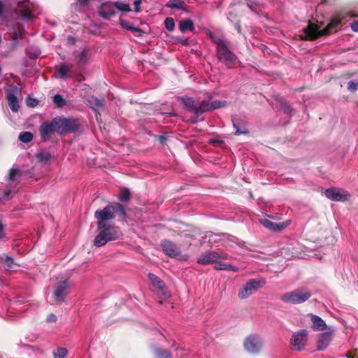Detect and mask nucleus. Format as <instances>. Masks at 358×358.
I'll return each mask as SVG.
<instances>
[{"label":"nucleus","instance_id":"nucleus-1","mask_svg":"<svg viewBox=\"0 0 358 358\" xmlns=\"http://www.w3.org/2000/svg\"><path fill=\"white\" fill-rule=\"evenodd\" d=\"M116 215L121 219L125 218L127 215L123 205L117 202L110 203L103 209L96 210L94 217L97 220V227H105V225H108L106 222L114 220Z\"/></svg>","mask_w":358,"mask_h":358},{"label":"nucleus","instance_id":"nucleus-2","mask_svg":"<svg viewBox=\"0 0 358 358\" xmlns=\"http://www.w3.org/2000/svg\"><path fill=\"white\" fill-rule=\"evenodd\" d=\"M342 27L341 20L338 18L332 19L327 26L322 29H320L317 25L313 23H309L307 27L303 29V34L300 35V38L302 40H314L320 36L336 32Z\"/></svg>","mask_w":358,"mask_h":358},{"label":"nucleus","instance_id":"nucleus-3","mask_svg":"<svg viewBox=\"0 0 358 358\" xmlns=\"http://www.w3.org/2000/svg\"><path fill=\"white\" fill-rule=\"evenodd\" d=\"M98 229L100 231L94 240V245L97 248L105 245L108 242L118 240L122 236L120 228L114 225H105V227Z\"/></svg>","mask_w":358,"mask_h":358},{"label":"nucleus","instance_id":"nucleus-4","mask_svg":"<svg viewBox=\"0 0 358 358\" xmlns=\"http://www.w3.org/2000/svg\"><path fill=\"white\" fill-rule=\"evenodd\" d=\"M214 43L217 44V55L218 59L229 68H232L237 60L236 56L227 48L225 42L219 37L210 35Z\"/></svg>","mask_w":358,"mask_h":358},{"label":"nucleus","instance_id":"nucleus-5","mask_svg":"<svg viewBox=\"0 0 358 358\" xmlns=\"http://www.w3.org/2000/svg\"><path fill=\"white\" fill-rule=\"evenodd\" d=\"M311 295L312 294L308 288L302 287L284 293L280 295V299L284 303L300 304L308 300Z\"/></svg>","mask_w":358,"mask_h":358},{"label":"nucleus","instance_id":"nucleus-6","mask_svg":"<svg viewBox=\"0 0 358 358\" xmlns=\"http://www.w3.org/2000/svg\"><path fill=\"white\" fill-rule=\"evenodd\" d=\"M160 247L164 254L171 258L176 259L179 261H187L189 259V255L182 253L177 245L170 240H162Z\"/></svg>","mask_w":358,"mask_h":358},{"label":"nucleus","instance_id":"nucleus-7","mask_svg":"<svg viewBox=\"0 0 358 358\" xmlns=\"http://www.w3.org/2000/svg\"><path fill=\"white\" fill-rule=\"evenodd\" d=\"M228 255L220 250H208L201 254L196 262L201 265L220 263V260L227 259Z\"/></svg>","mask_w":358,"mask_h":358},{"label":"nucleus","instance_id":"nucleus-8","mask_svg":"<svg viewBox=\"0 0 358 358\" xmlns=\"http://www.w3.org/2000/svg\"><path fill=\"white\" fill-rule=\"evenodd\" d=\"M15 13L24 20H32L37 14L36 7L30 0H22L19 1L15 9Z\"/></svg>","mask_w":358,"mask_h":358},{"label":"nucleus","instance_id":"nucleus-9","mask_svg":"<svg viewBox=\"0 0 358 358\" xmlns=\"http://www.w3.org/2000/svg\"><path fill=\"white\" fill-rule=\"evenodd\" d=\"M264 345L263 339L257 334H252L248 336L243 341V348L250 354H258Z\"/></svg>","mask_w":358,"mask_h":358},{"label":"nucleus","instance_id":"nucleus-10","mask_svg":"<svg viewBox=\"0 0 358 358\" xmlns=\"http://www.w3.org/2000/svg\"><path fill=\"white\" fill-rule=\"evenodd\" d=\"M308 341V331L306 329L298 331L292 335L290 339V345L292 350L301 351Z\"/></svg>","mask_w":358,"mask_h":358},{"label":"nucleus","instance_id":"nucleus-11","mask_svg":"<svg viewBox=\"0 0 358 358\" xmlns=\"http://www.w3.org/2000/svg\"><path fill=\"white\" fill-rule=\"evenodd\" d=\"M262 287L260 280L256 279L249 280L240 289L238 292V297L241 299H245L250 296L252 294L256 292L259 288Z\"/></svg>","mask_w":358,"mask_h":358},{"label":"nucleus","instance_id":"nucleus-12","mask_svg":"<svg viewBox=\"0 0 358 358\" xmlns=\"http://www.w3.org/2000/svg\"><path fill=\"white\" fill-rule=\"evenodd\" d=\"M227 103L224 101L212 100V96L208 93H205V97L203 99V113L223 108L226 106Z\"/></svg>","mask_w":358,"mask_h":358},{"label":"nucleus","instance_id":"nucleus-13","mask_svg":"<svg viewBox=\"0 0 358 358\" xmlns=\"http://www.w3.org/2000/svg\"><path fill=\"white\" fill-rule=\"evenodd\" d=\"M185 108L190 112L196 114L197 116L203 113V100L201 101H195L192 98L185 96L180 99Z\"/></svg>","mask_w":358,"mask_h":358},{"label":"nucleus","instance_id":"nucleus-14","mask_svg":"<svg viewBox=\"0 0 358 358\" xmlns=\"http://www.w3.org/2000/svg\"><path fill=\"white\" fill-rule=\"evenodd\" d=\"M325 195L328 199L335 201H344L348 200L350 196V194L345 191L336 187L327 189Z\"/></svg>","mask_w":358,"mask_h":358},{"label":"nucleus","instance_id":"nucleus-15","mask_svg":"<svg viewBox=\"0 0 358 358\" xmlns=\"http://www.w3.org/2000/svg\"><path fill=\"white\" fill-rule=\"evenodd\" d=\"M91 52L89 49H79L73 52L74 61L79 66L86 65L90 59Z\"/></svg>","mask_w":358,"mask_h":358},{"label":"nucleus","instance_id":"nucleus-16","mask_svg":"<svg viewBox=\"0 0 358 358\" xmlns=\"http://www.w3.org/2000/svg\"><path fill=\"white\" fill-rule=\"evenodd\" d=\"M18 93V89L16 87H13L10 92L6 95V99L9 105L10 108L13 112H17L20 108L17 94Z\"/></svg>","mask_w":358,"mask_h":358},{"label":"nucleus","instance_id":"nucleus-17","mask_svg":"<svg viewBox=\"0 0 358 358\" xmlns=\"http://www.w3.org/2000/svg\"><path fill=\"white\" fill-rule=\"evenodd\" d=\"M55 132L63 134L69 130L70 122L65 118L56 117L51 121Z\"/></svg>","mask_w":358,"mask_h":358},{"label":"nucleus","instance_id":"nucleus-18","mask_svg":"<svg viewBox=\"0 0 358 358\" xmlns=\"http://www.w3.org/2000/svg\"><path fill=\"white\" fill-rule=\"evenodd\" d=\"M327 329V331L322 333L319 335L318 349L320 350H324L332 339L334 331L331 327H329Z\"/></svg>","mask_w":358,"mask_h":358},{"label":"nucleus","instance_id":"nucleus-19","mask_svg":"<svg viewBox=\"0 0 358 358\" xmlns=\"http://www.w3.org/2000/svg\"><path fill=\"white\" fill-rule=\"evenodd\" d=\"M68 287L69 285L66 281L59 282L55 286L54 297L59 301H64L66 296L68 294Z\"/></svg>","mask_w":358,"mask_h":358},{"label":"nucleus","instance_id":"nucleus-20","mask_svg":"<svg viewBox=\"0 0 358 358\" xmlns=\"http://www.w3.org/2000/svg\"><path fill=\"white\" fill-rule=\"evenodd\" d=\"M115 5L112 2L104 3L99 8V15L105 19H109L115 14Z\"/></svg>","mask_w":358,"mask_h":358},{"label":"nucleus","instance_id":"nucleus-21","mask_svg":"<svg viewBox=\"0 0 358 358\" xmlns=\"http://www.w3.org/2000/svg\"><path fill=\"white\" fill-rule=\"evenodd\" d=\"M9 183L6 186V189L0 192V199H9L14 194L17 193L19 187L15 182L16 180H8Z\"/></svg>","mask_w":358,"mask_h":358},{"label":"nucleus","instance_id":"nucleus-22","mask_svg":"<svg viewBox=\"0 0 358 358\" xmlns=\"http://www.w3.org/2000/svg\"><path fill=\"white\" fill-rule=\"evenodd\" d=\"M259 222L265 228L273 231H280L287 227V224L286 223L273 222L268 219H261L259 220Z\"/></svg>","mask_w":358,"mask_h":358},{"label":"nucleus","instance_id":"nucleus-23","mask_svg":"<svg viewBox=\"0 0 358 358\" xmlns=\"http://www.w3.org/2000/svg\"><path fill=\"white\" fill-rule=\"evenodd\" d=\"M39 131L41 138L44 141H46L48 139H50L51 134L55 132L51 122L43 123L40 127Z\"/></svg>","mask_w":358,"mask_h":358},{"label":"nucleus","instance_id":"nucleus-24","mask_svg":"<svg viewBox=\"0 0 358 358\" xmlns=\"http://www.w3.org/2000/svg\"><path fill=\"white\" fill-rule=\"evenodd\" d=\"M311 321L313 323L312 328L315 331H323L328 329L324 321L319 316L315 315H311Z\"/></svg>","mask_w":358,"mask_h":358},{"label":"nucleus","instance_id":"nucleus-25","mask_svg":"<svg viewBox=\"0 0 358 358\" xmlns=\"http://www.w3.org/2000/svg\"><path fill=\"white\" fill-rule=\"evenodd\" d=\"M149 280H150L152 285L155 287L156 288L163 290L165 287V283L164 282L161 280L158 276L153 273H148V275Z\"/></svg>","mask_w":358,"mask_h":358},{"label":"nucleus","instance_id":"nucleus-26","mask_svg":"<svg viewBox=\"0 0 358 358\" xmlns=\"http://www.w3.org/2000/svg\"><path fill=\"white\" fill-rule=\"evenodd\" d=\"M179 29L182 32H185L187 30L193 31L194 29L193 22L189 19H185L180 21Z\"/></svg>","mask_w":358,"mask_h":358},{"label":"nucleus","instance_id":"nucleus-27","mask_svg":"<svg viewBox=\"0 0 358 358\" xmlns=\"http://www.w3.org/2000/svg\"><path fill=\"white\" fill-rule=\"evenodd\" d=\"M166 7L185 10V3L182 0H169L166 4Z\"/></svg>","mask_w":358,"mask_h":358},{"label":"nucleus","instance_id":"nucleus-28","mask_svg":"<svg viewBox=\"0 0 358 358\" xmlns=\"http://www.w3.org/2000/svg\"><path fill=\"white\" fill-rule=\"evenodd\" d=\"M120 24L122 27L125 28L126 29L131 31L136 36H139L142 32L140 28L132 26L127 21L121 20Z\"/></svg>","mask_w":358,"mask_h":358},{"label":"nucleus","instance_id":"nucleus-29","mask_svg":"<svg viewBox=\"0 0 358 358\" xmlns=\"http://www.w3.org/2000/svg\"><path fill=\"white\" fill-rule=\"evenodd\" d=\"M234 128L236 129L235 135L245 134L248 131L243 125H240V122L238 120H232Z\"/></svg>","mask_w":358,"mask_h":358},{"label":"nucleus","instance_id":"nucleus-30","mask_svg":"<svg viewBox=\"0 0 358 358\" xmlns=\"http://www.w3.org/2000/svg\"><path fill=\"white\" fill-rule=\"evenodd\" d=\"M36 157L40 162L43 163H48L50 161L52 155L49 152L41 151L36 154Z\"/></svg>","mask_w":358,"mask_h":358},{"label":"nucleus","instance_id":"nucleus-31","mask_svg":"<svg viewBox=\"0 0 358 358\" xmlns=\"http://www.w3.org/2000/svg\"><path fill=\"white\" fill-rule=\"evenodd\" d=\"M71 68L67 65L62 64H61L58 69L57 71L59 73V77L62 79H64L67 77L68 73L70 72Z\"/></svg>","mask_w":358,"mask_h":358},{"label":"nucleus","instance_id":"nucleus-32","mask_svg":"<svg viewBox=\"0 0 358 358\" xmlns=\"http://www.w3.org/2000/svg\"><path fill=\"white\" fill-rule=\"evenodd\" d=\"M131 193L127 188H123L120 190L118 199L122 202H127L130 200Z\"/></svg>","mask_w":358,"mask_h":358},{"label":"nucleus","instance_id":"nucleus-33","mask_svg":"<svg viewBox=\"0 0 358 358\" xmlns=\"http://www.w3.org/2000/svg\"><path fill=\"white\" fill-rule=\"evenodd\" d=\"M19 140L23 143H29L33 139V134L29 131H24L20 134Z\"/></svg>","mask_w":358,"mask_h":358},{"label":"nucleus","instance_id":"nucleus-34","mask_svg":"<svg viewBox=\"0 0 358 358\" xmlns=\"http://www.w3.org/2000/svg\"><path fill=\"white\" fill-rule=\"evenodd\" d=\"M24 31V29L23 25L20 23H17V26L14 28V36L13 37V39L16 40L18 38L22 37Z\"/></svg>","mask_w":358,"mask_h":358},{"label":"nucleus","instance_id":"nucleus-35","mask_svg":"<svg viewBox=\"0 0 358 358\" xmlns=\"http://www.w3.org/2000/svg\"><path fill=\"white\" fill-rule=\"evenodd\" d=\"M67 350L64 348H58L53 352L54 358H65L67 355Z\"/></svg>","mask_w":358,"mask_h":358},{"label":"nucleus","instance_id":"nucleus-36","mask_svg":"<svg viewBox=\"0 0 358 358\" xmlns=\"http://www.w3.org/2000/svg\"><path fill=\"white\" fill-rule=\"evenodd\" d=\"M157 358H171V354L169 350L157 349L155 351Z\"/></svg>","mask_w":358,"mask_h":358},{"label":"nucleus","instance_id":"nucleus-37","mask_svg":"<svg viewBox=\"0 0 358 358\" xmlns=\"http://www.w3.org/2000/svg\"><path fill=\"white\" fill-rule=\"evenodd\" d=\"M214 268L216 270L232 271L234 272H237L239 270L238 267L233 266L231 264H223L222 265V267H218V266H215Z\"/></svg>","mask_w":358,"mask_h":358},{"label":"nucleus","instance_id":"nucleus-38","mask_svg":"<svg viewBox=\"0 0 358 358\" xmlns=\"http://www.w3.org/2000/svg\"><path fill=\"white\" fill-rule=\"evenodd\" d=\"M114 5H115V10L118 9L123 12H129L131 10L130 6L128 3L117 1L114 3Z\"/></svg>","mask_w":358,"mask_h":358},{"label":"nucleus","instance_id":"nucleus-39","mask_svg":"<svg viewBox=\"0 0 358 358\" xmlns=\"http://www.w3.org/2000/svg\"><path fill=\"white\" fill-rule=\"evenodd\" d=\"M55 104L59 108L63 107L66 104L65 99L60 94H56L53 97Z\"/></svg>","mask_w":358,"mask_h":358},{"label":"nucleus","instance_id":"nucleus-40","mask_svg":"<svg viewBox=\"0 0 358 358\" xmlns=\"http://www.w3.org/2000/svg\"><path fill=\"white\" fill-rule=\"evenodd\" d=\"M164 25L167 30L173 31L175 27V22L172 17H166L164 21Z\"/></svg>","mask_w":358,"mask_h":358},{"label":"nucleus","instance_id":"nucleus-41","mask_svg":"<svg viewBox=\"0 0 358 358\" xmlns=\"http://www.w3.org/2000/svg\"><path fill=\"white\" fill-rule=\"evenodd\" d=\"M281 110L284 111V113H287L289 115H292L293 112L292 108L286 102H282L280 104Z\"/></svg>","mask_w":358,"mask_h":358},{"label":"nucleus","instance_id":"nucleus-42","mask_svg":"<svg viewBox=\"0 0 358 358\" xmlns=\"http://www.w3.org/2000/svg\"><path fill=\"white\" fill-rule=\"evenodd\" d=\"M1 259L4 261V262L6 263V266L8 267V268H12L13 264H14V260H13V258L7 255H4Z\"/></svg>","mask_w":358,"mask_h":358},{"label":"nucleus","instance_id":"nucleus-43","mask_svg":"<svg viewBox=\"0 0 358 358\" xmlns=\"http://www.w3.org/2000/svg\"><path fill=\"white\" fill-rule=\"evenodd\" d=\"M358 88V81L350 80L348 84V89L351 92H355Z\"/></svg>","mask_w":358,"mask_h":358},{"label":"nucleus","instance_id":"nucleus-44","mask_svg":"<svg viewBox=\"0 0 358 358\" xmlns=\"http://www.w3.org/2000/svg\"><path fill=\"white\" fill-rule=\"evenodd\" d=\"M19 172L18 169H11L9 172V176L8 179H14L15 176H17V173Z\"/></svg>","mask_w":358,"mask_h":358},{"label":"nucleus","instance_id":"nucleus-45","mask_svg":"<svg viewBox=\"0 0 358 358\" xmlns=\"http://www.w3.org/2000/svg\"><path fill=\"white\" fill-rule=\"evenodd\" d=\"M142 3V1L141 0H135L134 1V6H135V8H134V10L135 12L138 13L141 10V4Z\"/></svg>","mask_w":358,"mask_h":358},{"label":"nucleus","instance_id":"nucleus-46","mask_svg":"<svg viewBox=\"0 0 358 358\" xmlns=\"http://www.w3.org/2000/svg\"><path fill=\"white\" fill-rule=\"evenodd\" d=\"M46 320L48 322H55L57 321V316L53 313L49 314L46 318Z\"/></svg>","mask_w":358,"mask_h":358},{"label":"nucleus","instance_id":"nucleus-47","mask_svg":"<svg viewBox=\"0 0 358 358\" xmlns=\"http://www.w3.org/2000/svg\"><path fill=\"white\" fill-rule=\"evenodd\" d=\"M92 100L94 101V104L96 107L101 108L103 106V101L102 100L98 99L94 96L92 97Z\"/></svg>","mask_w":358,"mask_h":358},{"label":"nucleus","instance_id":"nucleus-48","mask_svg":"<svg viewBox=\"0 0 358 358\" xmlns=\"http://www.w3.org/2000/svg\"><path fill=\"white\" fill-rule=\"evenodd\" d=\"M176 41L179 43H180L182 45H188L189 43V40L188 38H181V37H179V38H176Z\"/></svg>","mask_w":358,"mask_h":358},{"label":"nucleus","instance_id":"nucleus-49","mask_svg":"<svg viewBox=\"0 0 358 358\" xmlns=\"http://www.w3.org/2000/svg\"><path fill=\"white\" fill-rule=\"evenodd\" d=\"M350 27L354 31L358 32V20L354 21Z\"/></svg>","mask_w":358,"mask_h":358},{"label":"nucleus","instance_id":"nucleus-50","mask_svg":"<svg viewBox=\"0 0 358 358\" xmlns=\"http://www.w3.org/2000/svg\"><path fill=\"white\" fill-rule=\"evenodd\" d=\"M4 225L2 222H0V239L3 238L5 236L4 231Z\"/></svg>","mask_w":358,"mask_h":358},{"label":"nucleus","instance_id":"nucleus-51","mask_svg":"<svg viewBox=\"0 0 358 358\" xmlns=\"http://www.w3.org/2000/svg\"><path fill=\"white\" fill-rule=\"evenodd\" d=\"M159 140L161 143H164L166 141V137L164 135H161L159 137Z\"/></svg>","mask_w":358,"mask_h":358},{"label":"nucleus","instance_id":"nucleus-52","mask_svg":"<svg viewBox=\"0 0 358 358\" xmlns=\"http://www.w3.org/2000/svg\"><path fill=\"white\" fill-rule=\"evenodd\" d=\"M38 103V101L36 99H33L32 102H30L29 105L31 107H35Z\"/></svg>","mask_w":358,"mask_h":358},{"label":"nucleus","instance_id":"nucleus-53","mask_svg":"<svg viewBox=\"0 0 358 358\" xmlns=\"http://www.w3.org/2000/svg\"><path fill=\"white\" fill-rule=\"evenodd\" d=\"M3 10V5L1 1H0V17L1 16Z\"/></svg>","mask_w":358,"mask_h":358},{"label":"nucleus","instance_id":"nucleus-54","mask_svg":"<svg viewBox=\"0 0 358 358\" xmlns=\"http://www.w3.org/2000/svg\"><path fill=\"white\" fill-rule=\"evenodd\" d=\"M87 0H78V2L80 5H85L87 3Z\"/></svg>","mask_w":358,"mask_h":358},{"label":"nucleus","instance_id":"nucleus-55","mask_svg":"<svg viewBox=\"0 0 358 358\" xmlns=\"http://www.w3.org/2000/svg\"><path fill=\"white\" fill-rule=\"evenodd\" d=\"M221 261H222V260H220V263H218V264H216L215 266H218V267H222V265L223 264H221Z\"/></svg>","mask_w":358,"mask_h":358},{"label":"nucleus","instance_id":"nucleus-56","mask_svg":"<svg viewBox=\"0 0 358 358\" xmlns=\"http://www.w3.org/2000/svg\"><path fill=\"white\" fill-rule=\"evenodd\" d=\"M249 196H250L251 198H252V194H251V193H250Z\"/></svg>","mask_w":358,"mask_h":358},{"label":"nucleus","instance_id":"nucleus-57","mask_svg":"<svg viewBox=\"0 0 358 358\" xmlns=\"http://www.w3.org/2000/svg\"><path fill=\"white\" fill-rule=\"evenodd\" d=\"M249 196H250L251 198H252V194H251V193H250Z\"/></svg>","mask_w":358,"mask_h":358},{"label":"nucleus","instance_id":"nucleus-58","mask_svg":"<svg viewBox=\"0 0 358 358\" xmlns=\"http://www.w3.org/2000/svg\"><path fill=\"white\" fill-rule=\"evenodd\" d=\"M348 358H353V357H351V356L348 355Z\"/></svg>","mask_w":358,"mask_h":358}]
</instances>
